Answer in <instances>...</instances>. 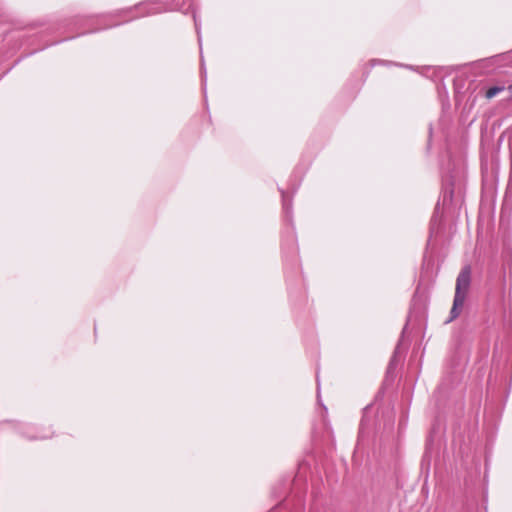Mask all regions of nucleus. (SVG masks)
I'll list each match as a JSON object with an SVG mask.
<instances>
[{
  "label": "nucleus",
  "instance_id": "1",
  "mask_svg": "<svg viewBox=\"0 0 512 512\" xmlns=\"http://www.w3.org/2000/svg\"><path fill=\"white\" fill-rule=\"evenodd\" d=\"M470 283L471 268L469 266H465L460 271L456 280L455 296L453 306L450 311L451 316L449 321H452L453 319L457 318L460 315L470 288Z\"/></svg>",
  "mask_w": 512,
  "mask_h": 512
},
{
  "label": "nucleus",
  "instance_id": "2",
  "mask_svg": "<svg viewBox=\"0 0 512 512\" xmlns=\"http://www.w3.org/2000/svg\"><path fill=\"white\" fill-rule=\"evenodd\" d=\"M137 9L141 10L142 16L156 14L162 11L155 7V3L150 2L140 4L139 6H137Z\"/></svg>",
  "mask_w": 512,
  "mask_h": 512
},
{
  "label": "nucleus",
  "instance_id": "3",
  "mask_svg": "<svg viewBox=\"0 0 512 512\" xmlns=\"http://www.w3.org/2000/svg\"><path fill=\"white\" fill-rule=\"evenodd\" d=\"M503 90V87H491L486 91V98L491 99L495 97L499 92Z\"/></svg>",
  "mask_w": 512,
  "mask_h": 512
},
{
  "label": "nucleus",
  "instance_id": "4",
  "mask_svg": "<svg viewBox=\"0 0 512 512\" xmlns=\"http://www.w3.org/2000/svg\"><path fill=\"white\" fill-rule=\"evenodd\" d=\"M282 199H283V209L285 213L288 215L290 212V202L286 199L285 194L282 192Z\"/></svg>",
  "mask_w": 512,
  "mask_h": 512
},
{
  "label": "nucleus",
  "instance_id": "5",
  "mask_svg": "<svg viewBox=\"0 0 512 512\" xmlns=\"http://www.w3.org/2000/svg\"><path fill=\"white\" fill-rule=\"evenodd\" d=\"M398 349H399V347H397V348H396V350H395V352H394V355H393V357H392V359H391V361H390V363H389V367H388L389 371H390V370H392V369H394V367H395V365H396V360H397V355H398Z\"/></svg>",
  "mask_w": 512,
  "mask_h": 512
},
{
  "label": "nucleus",
  "instance_id": "6",
  "mask_svg": "<svg viewBox=\"0 0 512 512\" xmlns=\"http://www.w3.org/2000/svg\"><path fill=\"white\" fill-rule=\"evenodd\" d=\"M192 14H193V19H194V23H195L196 32L198 34V40H199V43H201L200 31H199V23H198L197 16H196V13H195L194 9H192Z\"/></svg>",
  "mask_w": 512,
  "mask_h": 512
},
{
  "label": "nucleus",
  "instance_id": "7",
  "mask_svg": "<svg viewBox=\"0 0 512 512\" xmlns=\"http://www.w3.org/2000/svg\"><path fill=\"white\" fill-rule=\"evenodd\" d=\"M201 67H202V73L204 74L205 71H204V64L203 63L201 64Z\"/></svg>",
  "mask_w": 512,
  "mask_h": 512
},
{
  "label": "nucleus",
  "instance_id": "8",
  "mask_svg": "<svg viewBox=\"0 0 512 512\" xmlns=\"http://www.w3.org/2000/svg\"><path fill=\"white\" fill-rule=\"evenodd\" d=\"M510 89H512V86L510 87Z\"/></svg>",
  "mask_w": 512,
  "mask_h": 512
}]
</instances>
